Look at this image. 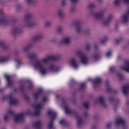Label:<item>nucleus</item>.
I'll return each mask as SVG.
<instances>
[{
	"instance_id": "1",
	"label": "nucleus",
	"mask_w": 129,
	"mask_h": 129,
	"mask_svg": "<svg viewBox=\"0 0 129 129\" xmlns=\"http://www.w3.org/2000/svg\"><path fill=\"white\" fill-rule=\"evenodd\" d=\"M58 57L56 55H49L46 57H44L41 59H38L34 64V67L36 70H39L42 75H45L47 73L50 72H58L59 68L54 64L49 66L48 69L45 68V65L49 63L50 60H57Z\"/></svg>"
},
{
	"instance_id": "2",
	"label": "nucleus",
	"mask_w": 129,
	"mask_h": 129,
	"mask_svg": "<svg viewBox=\"0 0 129 129\" xmlns=\"http://www.w3.org/2000/svg\"><path fill=\"white\" fill-rule=\"evenodd\" d=\"M26 114H31L30 111H28L26 113H22L18 115H15V112L10 110L8 111V113L4 116V119L6 121L9 120L11 118H14V121L16 123H19V122H23L25 121V116Z\"/></svg>"
},
{
	"instance_id": "3",
	"label": "nucleus",
	"mask_w": 129,
	"mask_h": 129,
	"mask_svg": "<svg viewBox=\"0 0 129 129\" xmlns=\"http://www.w3.org/2000/svg\"><path fill=\"white\" fill-rule=\"evenodd\" d=\"M16 19H13L12 21L8 18L7 15H6V13L5 10L3 9L0 10V24L3 26H8L12 23H16L17 22Z\"/></svg>"
},
{
	"instance_id": "4",
	"label": "nucleus",
	"mask_w": 129,
	"mask_h": 129,
	"mask_svg": "<svg viewBox=\"0 0 129 129\" xmlns=\"http://www.w3.org/2000/svg\"><path fill=\"white\" fill-rule=\"evenodd\" d=\"M63 107L65 109V112L67 113V114H73V115H74V116L77 118L78 126H81V125L83 124V119L81 118V117H80V116H79V115H78L76 112L71 110V109H70L67 104H66L63 106Z\"/></svg>"
},
{
	"instance_id": "5",
	"label": "nucleus",
	"mask_w": 129,
	"mask_h": 129,
	"mask_svg": "<svg viewBox=\"0 0 129 129\" xmlns=\"http://www.w3.org/2000/svg\"><path fill=\"white\" fill-rule=\"evenodd\" d=\"M24 23L25 27L27 28H31L35 26L36 23L34 20H33V16L32 14H28L24 18Z\"/></svg>"
},
{
	"instance_id": "6",
	"label": "nucleus",
	"mask_w": 129,
	"mask_h": 129,
	"mask_svg": "<svg viewBox=\"0 0 129 129\" xmlns=\"http://www.w3.org/2000/svg\"><path fill=\"white\" fill-rule=\"evenodd\" d=\"M47 100V98L46 97H44L43 98V102L33 106L35 110L34 115H39V114L41 113V110L43 108V106H44V102H46Z\"/></svg>"
},
{
	"instance_id": "7",
	"label": "nucleus",
	"mask_w": 129,
	"mask_h": 129,
	"mask_svg": "<svg viewBox=\"0 0 129 129\" xmlns=\"http://www.w3.org/2000/svg\"><path fill=\"white\" fill-rule=\"evenodd\" d=\"M47 113L51 118V120L48 123V128H53V127H54V126L53 125V121H54V119H55L57 114L55 112H54V111L51 110L48 111Z\"/></svg>"
},
{
	"instance_id": "8",
	"label": "nucleus",
	"mask_w": 129,
	"mask_h": 129,
	"mask_svg": "<svg viewBox=\"0 0 129 129\" xmlns=\"http://www.w3.org/2000/svg\"><path fill=\"white\" fill-rule=\"evenodd\" d=\"M77 55L80 57L82 64H84V65H87V64L89 63L88 57L87 55L84 54L81 51H78L77 52Z\"/></svg>"
},
{
	"instance_id": "9",
	"label": "nucleus",
	"mask_w": 129,
	"mask_h": 129,
	"mask_svg": "<svg viewBox=\"0 0 129 129\" xmlns=\"http://www.w3.org/2000/svg\"><path fill=\"white\" fill-rule=\"evenodd\" d=\"M3 100V101L9 100L10 105L13 104H17V103H18V100L17 99H15L14 96H13L12 95L4 96Z\"/></svg>"
},
{
	"instance_id": "10",
	"label": "nucleus",
	"mask_w": 129,
	"mask_h": 129,
	"mask_svg": "<svg viewBox=\"0 0 129 129\" xmlns=\"http://www.w3.org/2000/svg\"><path fill=\"white\" fill-rule=\"evenodd\" d=\"M105 13V11L104 10H102L98 13H91V16H92L93 18H94L95 20H100V19H101L102 17H103Z\"/></svg>"
},
{
	"instance_id": "11",
	"label": "nucleus",
	"mask_w": 129,
	"mask_h": 129,
	"mask_svg": "<svg viewBox=\"0 0 129 129\" xmlns=\"http://www.w3.org/2000/svg\"><path fill=\"white\" fill-rule=\"evenodd\" d=\"M71 41H72V37H71V36H66L62 38L61 40L60 41V44L68 45L71 43Z\"/></svg>"
},
{
	"instance_id": "12",
	"label": "nucleus",
	"mask_w": 129,
	"mask_h": 129,
	"mask_svg": "<svg viewBox=\"0 0 129 129\" xmlns=\"http://www.w3.org/2000/svg\"><path fill=\"white\" fill-rule=\"evenodd\" d=\"M27 58L29 60H33V59H37L39 58V54L36 52H32L29 53L27 55Z\"/></svg>"
},
{
	"instance_id": "13",
	"label": "nucleus",
	"mask_w": 129,
	"mask_h": 129,
	"mask_svg": "<svg viewBox=\"0 0 129 129\" xmlns=\"http://www.w3.org/2000/svg\"><path fill=\"white\" fill-rule=\"evenodd\" d=\"M122 20L123 23H128L129 22V9L127 11V12L124 14L122 16Z\"/></svg>"
},
{
	"instance_id": "14",
	"label": "nucleus",
	"mask_w": 129,
	"mask_h": 129,
	"mask_svg": "<svg viewBox=\"0 0 129 129\" xmlns=\"http://www.w3.org/2000/svg\"><path fill=\"white\" fill-rule=\"evenodd\" d=\"M113 19V15H109L107 18V20L103 21V24L104 26H107L109 25V23L111 22V20Z\"/></svg>"
},
{
	"instance_id": "15",
	"label": "nucleus",
	"mask_w": 129,
	"mask_h": 129,
	"mask_svg": "<svg viewBox=\"0 0 129 129\" xmlns=\"http://www.w3.org/2000/svg\"><path fill=\"white\" fill-rule=\"evenodd\" d=\"M21 32H22V28L19 26L14 27L12 30V32L14 35H17V34L21 33Z\"/></svg>"
},
{
	"instance_id": "16",
	"label": "nucleus",
	"mask_w": 129,
	"mask_h": 129,
	"mask_svg": "<svg viewBox=\"0 0 129 129\" xmlns=\"http://www.w3.org/2000/svg\"><path fill=\"white\" fill-rule=\"evenodd\" d=\"M121 70H124L129 73V60L125 61V66L121 67Z\"/></svg>"
},
{
	"instance_id": "17",
	"label": "nucleus",
	"mask_w": 129,
	"mask_h": 129,
	"mask_svg": "<svg viewBox=\"0 0 129 129\" xmlns=\"http://www.w3.org/2000/svg\"><path fill=\"white\" fill-rule=\"evenodd\" d=\"M116 123L117 125H119V124L124 125L125 124V120L122 118H119L116 119Z\"/></svg>"
},
{
	"instance_id": "18",
	"label": "nucleus",
	"mask_w": 129,
	"mask_h": 129,
	"mask_svg": "<svg viewBox=\"0 0 129 129\" xmlns=\"http://www.w3.org/2000/svg\"><path fill=\"white\" fill-rule=\"evenodd\" d=\"M122 91L124 95H127L129 91V84L126 85L123 87Z\"/></svg>"
},
{
	"instance_id": "19",
	"label": "nucleus",
	"mask_w": 129,
	"mask_h": 129,
	"mask_svg": "<svg viewBox=\"0 0 129 129\" xmlns=\"http://www.w3.org/2000/svg\"><path fill=\"white\" fill-rule=\"evenodd\" d=\"M99 101L101 103L102 106L103 107H107V105L105 103V100H104V98L103 97H101L99 99Z\"/></svg>"
},
{
	"instance_id": "20",
	"label": "nucleus",
	"mask_w": 129,
	"mask_h": 129,
	"mask_svg": "<svg viewBox=\"0 0 129 129\" xmlns=\"http://www.w3.org/2000/svg\"><path fill=\"white\" fill-rule=\"evenodd\" d=\"M101 83V79L100 78H96L95 80H93V84L94 87H95L97 84Z\"/></svg>"
},
{
	"instance_id": "21",
	"label": "nucleus",
	"mask_w": 129,
	"mask_h": 129,
	"mask_svg": "<svg viewBox=\"0 0 129 129\" xmlns=\"http://www.w3.org/2000/svg\"><path fill=\"white\" fill-rule=\"evenodd\" d=\"M71 63L74 68H75V69H77V68H78V64L76 62V59H75V58L72 59L71 60Z\"/></svg>"
},
{
	"instance_id": "22",
	"label": "nucleus",
	"mask_w": 129,
	"mask_h": 129,
	"mask_svg": "<svg viewBox=\"0 0 129 129\" xmlns=\"http://www.w3.org/2000/svg\"><path fill=\"white\" fill-rule=\"evenodd\" d=\"M41 124L42 123L41 122V121H36L33 123V127L34 128L39 129Z\"/></svg>"
},
{
	"instance_id": "23",
	"label": "nucleus",
	"mask_w": 129,
	"mask_h": 129,
	"mask_svg": "<svg viewBox=\"0 0 129 129\" xmlns=\"http://www.w3.org/2000/svg\"><path fill=\"white\" fill-rule=\"evenodd\" d=\"M11 59V57L10 56H6L3 58H0V63H6V62H8V61H10Z\"/></svg>"
},
{
	"instance_id": "24",
	"label": "nucleus",
	"mask_w": 129,
	"mask_h": 129,
	"mask_svg": "<svg viewBox=\"0 0 129 129\" xmlns=\"http://www.w3.org/2000/svg\"><path fill=\"white\" fill-rule=\"evenodd\" d=\"M32 46L33 45L32 44H29L28 45L24 46L22 48V50L23 52H28V51H29V50H30V49H31V48H32Z\"/></svg>"
},
{
	"instance_id": "25",
	"label": "nucleus",
	"mask_w": 129,
	"mask_h": 129,
	"mask_svg": "<svg viewBox=\"0 0 129 129\" xmlns=\"http://www.w3.org/2000/svg\"><path fill=\"white\" fill-rule=\"evenodd\" d=\"M5 77H6L7 78L8 83V86L9 87H11V86L13 85V82L11 81V77H10V76H8V75H5Z\"/></svg>"
},
{
	"instance_id": "26",
	"label": "nucleus",
	"mask_w": 129,
	"mask_h": 129,
	"mask_svg": "<svg viewBox=\"0 0 129 129\" xmlns=\"http://www.w3.org/2000/svg\"><path fill=\"white\" fill-rule=\"evenodd\" d=\"M43 38V35L41 34H37L35 36L33 37L34 41H38L40 40V39H42Z\"/></svg>"
},
{
	"instance_id": "27",
	"label": "nucleus",
	"mask_w": 129,
	"mask_h": 129,
	"mask_svg": "<svg viewBox=\"0 0 129 129\" xmlns=\"http://www.w3.org/2000/svg\"><path fill=\"white\" fill-rule=\"evenodd\" d=\"M42 91H43V90L42 89H40L39 92L34 94L33 96H34L35 99H38V98L39 97V96H40V94H41Z\"/></svg>"
},
{
	"instance_id": "28",
	"label": "nucleus",
	"mask_w": 129,
	"mask_h": 129,
	"mask_svg": "<svg viewBox=\"0 0 129 129\" xmlns=\"http://www.w3.org/2000/svg\"><path fill=\"white\" fill-rule=\"evenodd\" d=\"M57 14L59 17H63L64 16V11L61 9H59L57 11Z\"/></svg>"
},
{
	"instance_id": "29",
	"label": "nucleus",
	"mask_w": 129,
	"mask_h": 129,
	"mask_svg": "<svg viewBox=\"0 0 129 129\" xmlns=\"http://www.w3.org/2000/svg\"><path fill=\"white\" fill-rule=\"evenodd\" d=\"M82 32V28L81 26L77 25V33L80 34Z\"/></svg>"
},
{
	"instance_id": "30",
	"label": "nucleus",
	"mask_w": 129,
	"mask_h": 129,
	"mask_svg": "<svg viewBox=\"0 0 129 129\" xmlns=\"http://www.w3.org/2000/svg\"><path fill=\"white\" fill-rule=\"evenodd\" d=\"M120 3H121V0H114V5L116 7H118L120 5Z\"/></svg>"
},
{
	"instance_id": "31",
	"label": "nucleus",
	"mask_w": 129,
	"mask_h": 129,
	"mask_svg": "<svg viewBox=\"0 0 129 129\" xmlns=\"http://www.w3.org/2000/svg\"><path fill=\"white\" fill-rule=\"evenodd\" d=\"M0 47H2L3 50H6V48H7V46L5 45L4 42L2 40H0Z\"/></svg>"
},
{
	"instance_id": "32",
	"label": "nucleus",
	"mask_w": 129,
	"mask_h": 129,
	"mask_svg": "<svg viewBox=\"0 0 129 129\" xmlns=\"http://www.w3.org/2000/svg\"><path fill=\"white\" fill-rule=\"evenodd\" d=\"M45 25L46 27H50L52 26V22L48 21L45 22Z\"/></svg>"
},
{
	"instance_id": "33",
	"label": "nucleus",
	"mask_w": 129,
	"mask_h": 129,
	"mask_svg": "<svg viewBox=\"0 0 129 129\" xmlns=\"http://www.w3.org/2000/svg\"><path fill=\"white\" fill-rule=\"evenodd\" d=\"M59 123L61 124V125H65V124H66V120H65V119H61L59 121Z\"/></svg>"
},
{
	"instance_id": "34",
	"label": "nucleus",
	"mask_w": 129,
	"mask_h": 129,
	"mask_svg": "<svg viewBox=\"0 0 129 129\" xmlns=\"http://www.w3.org/2000/svg\"><path fill=\"white\" fill-rule=\"evenodd\" d=\"M85 49L86 51H89V50L91 49V46L90 45V44H87L85 47Z\"/></svg>"
},
{
	"instance_id": "35",
	"label": "nucleus",
	"mask_w": 129,
	"mask_h": 129,
	"mask_svg": "<svg viewBox=\"0 0 129 129\" xmlns=\"http://www.w3.org/2000/svg\"><path fill=\"white\" fill-rule=\"evenodd\" d=\"M83 106H84V107H85V108H88V107H89V103L84 102L83 103Z\"/></svg>"
},
{
	"instance_id": "36",
	"label": "nucleus",
	"mask_w": 129,
	"mask_h": 129,
	"mask_svg": "<svg viewBox=\"0 0 129 129\" xmlns=\"http://www.w3.org/2000/svg\"><path fill=\"white\" fill-rule=\"evenodd\" d=\"M57 31L59 32V33H61V32H63L64 31V29L62 27H59L57 28Z\"/></svg>"
},
{
	"instance_id": "37",
	"label": "nucleus",
	"mask_w": 129,
	"mask_h": 129,
	"mask_svg": "<svg viewBox=\"0 0 129 129\" xmlns=\"http://www.w3.org/2000/svg\"><path fill=\"white\" fill-rule=\"evenodd\" d=\"M106 41H107V39L104 38V39L101 40L100 43H101V44H104L106 42Z\"/></svg>"
},
{
	"instance_id": "38",
	"label": "nucleus",
	"mask_w": 129,
	"mask_h": 129,
	"mask_svg": "<svg viewBox=\"0 0 129 129\" xmlns=\"http://www.w3.org/2000/svg\"><path fill=\"white\" fill-rule=\"evenodd\" d=\"M51 43H57V39L56 38H52L51 40Z\"/></svg>"
},
{
	"instance_id": "39",
	"label": "nucleus",
	"mask_w": 129,
	"mask_h": 129,
	"mask_svg": "<svg viewBox=\"0 0 129 129\" xmlns=\"http://www.w3.org/2000/svg\"><path fill=\"white\" fill-rule=\"evenodd\" d=\"M98 58H99V56L98 55H95L94 56V59L95 61H96V60H98Z\"/></svg>"
},
{
	"instance_id": "40",
	"label": "nucleus",
	"mask_w": 129,
	"mask_h": 129,
	"mask_svg": "<svg viewBox=\"0 0 129 129\" xmlns=\"http://www.w3.org/2000/svg\"><path fill=\"white\" fill-rule=\"evenodd\" d=\"M123 3L126 5H129V0H123Z\"/></svg>"
},
{
	"instance_id": "41",
	"label": "nucleus",
	"mask_w": 129,
	"mask_h": 129,
	"mask_svg": "<svg viewBox=\"0 0 129 129\" xmlns=\"http://www.w3.org/2000/svg\"><path fill=\"white\" fill-rule=\"evenodd\" d=\"M107 57H110L111 56V51H109L106 54Z\"/></svg>"
},
{
	"instance_id": "42",
	"label": "nucleus",
	"mask_w": 129,
	"mask_h": 129,
	"mask_svg": "<svg viewBox=\"0 0 129 129\" xmlns=\"http://www.w3.org/2000/svg\"><path fill=\"white\" fill-rule=\"evenodd\" d=\"M114 70H115V68L112 67H111L110 69V71L111 72H113V71H114Z\"/></svg>"
},
{
	"instance_id": "43",
	"label": "nucleus",
	"mask_w": 129,
	"mask_h": 129,
	"mask_svg": "<svg viewBox=\"0 0 129 129\" xmlns=\"http://www.w3.org/2000/svg\"><path fill=\"white\" fill-rule=\"evenodd\" d=\"M85 33L86 34H89V33H90V29H88L86 30L85 31Z\"/></svg>"
},
{
	"instance_id": "44",
	"label": "nucleus",
	"mask_w": 129,
	"mask_h": 129,
	"mask_svg": "<svg viewBox=\"0 0 129 129\" xmlns=\"http://www.w3.org/2000/svg\"><path fill=\"white\" fill-rule=\"evenodd\" d=\"M110 126H111V123H108L107 124V128H108V129L110 128Z\"/></svg>"
},
{
	"instance_id": "45",
	"label": "nucleus",
	"mask_w": 129,
	"mask_h": 129,
	"mask_svg": "<svg viewBox=\"0 0 129 129\" xmlns=\"http://www.w3.org/2000/svg\"><path fill=\"white\" fill-rule=\"evenodd\" d=\"M117 76L120 79L122 78V75L121 74H118Z\"/></svg>"
},
{
	"instance_id": "46",
	"label": "nucleus",
	"mask_w": 129,
	"mask_h": 129,
	"mask_svg": "<svg viewBox=\"0 0 129 129\" xmlns=\"http://www.w3.org/2000/svg\"><path fill=\"white\" fill-rule=\"evenodd\" d=\"M81 88H84L85 87V83H82L81 84Z\"/></svg>"
},
{
	"instance_id": "47",
	"label": "nucleus",
	"mask_w": 129,
	"mask_h": 129,
	"mask_svg": "<svg viewBox=\"0 0 129 129\" xmlns=\"http://www.w3.org/2000/svg\"><path fill=\"white\" fill-rule=\"evenodd\" d=\"M61 5H62V6H63V7L66 6V2L62 1L61 3Z\"/></svg>"
},
{
	"instance_id": "48",
	"label": "nucleus",
	"mask_w": 129,
	"mask_h": 129,
	"mask_svg": "<svg viewBox=\"0 0 129 129\" xmlns=\"http://www.w3.org/2000/svg\"><path fill=\"white\" fill-rule=\"evenodd\" d=\"M71 1L73 4H76V3H77V2H78V0H71Z\"/></svg>"
},
{
	"instance_id": "49",
	"label": "nucleus",
	"mask_w": 129,
	"mask_h": 129,
	"mask_svg": "<svg viewBox=\"0 0 129 129\" xmlns=\"http://www.w3.org/2000/svg\"><path fill=\"white\" fill-rule=\"evenodd\" d=\"M95 7V5L92 4L89 5V8H94Z\"/></svg>"
},
{
	"instance_id": "50",
	"label": "nucleus",
	"mask_w": 129,
	"mask_h": 129,
	"mask_svg": "<svg viewBox=\"0 0 129 129\" xmlns=\"http://www.w3.org/2000/svg\"><path fill=\"white\" fill-rule=\"evenodd\" d=\"M16 61H17L18 64H21V63H22V61L20 59H17V60H16Z\"/></svg>"
},
{
	"instance_id": "51",
	"label": "nucleus",
	"mask_w": 129,
	"mask_h": 129,
	"mask_svg": "<svg viewBox=\"0 0 129 129\" xmlns=\"http://www.w3.org/2000/svg\"><path fill=\"white\" fill-rule=\"evenodd\" d=\"M120 41H121V39H117L116 40V43L117 44H118V43H119V42H120Z\"/></svg>"
},
{
	"instance_id": "52",
	"label": "nucleus",
	"mask_w": 129,
	"mask_h": 129,
	"mask_svg": "<svg viewBox=\"0 0 129 129\" xmlns=\"http://www.w3.org/2000/svg\"><path fill=\"white\" fill-rule=\"evenodd\" d=\"M94 48H95V50H97V49H98V47L96 45H94Z\"/></svg>"
},
{
	"instance_id": "53",
	"label": "nucleus",
	"mask_w": 129,
	"mask_h": 129,
	"mask_svg": "<svg viewBox=\"0 0 129 129\" xmlns=\"http://www.w3.org/2000/svg\"><path fill=\"white\" fill-rule=\"evenodd\" d=\"M32 2H33V0H27V3H28V4H30V3H32Z\"/></svg>"
},
{
	"instance_id": "54",
	"label": "nucleus",
	"mask_w": 129,
	"mask_h": 129,
	"mask_svg": "<svg viewBox=\"0 0 129 129\" xmlns=\"http://www.w3.org/2000/svg\"><path fill=\"white\" fill-rule=\"evenodd\" d=\"M111 89L110 87H108L107 89V91H110Z\"/></svg>"
},
{
	"instance_id": "55",
	"label": "nucleus",
	"mask_w": 129,
	"mask_h": 129,
	"mask_svg": "<svg viewBox=\"0 0 129 129\" xmlns=\"http://www.w3.org/2000/svg\"><path fill=\"white\" fill-rule=\"evenodd\" d=\"M85 116H88V113L86 112L84 114Z\"/></svg>"
},
{
	"instance_id": "56",
	"label": "nucleus",
	"mask_w": 129,
	"mask_h": 129,
	"mask_svg": "<svg viewBox=\"0 0 129 129\" xmlns=\"http://www.w3.org/2000/svg\"><path fill=\"white\" fill-rule=\"evenodd\" d=\"M25 99H27V100H29V97H25Z\"/></svg>"
},
{
	"instance_id": "57",
	"label": "nucleus",
	"mask_w": 129,
	"mask_h": 129,
	"mask_svg": "<svg viewBox=\"0 0 129 129\" xmlns=\"http://www.w3.org/2000/svg\"><path fill=\"white\" fill-rule=\"evenodd\" d=\"M29 89H31V88L29 87Z\"/></svg>"
},
{
	"instance_id": "58",
	"label": "nucleus",
	"mask_w": 129,
	"mask_h": 129,
	"mask_svg": "<svg viewBox=\"0 0 129 129\" xmlns=\"http://www.w3.org/2000/svg\"><path fill=\"white\" fill-rule=\"evenodd\" d=\"M94 118L95 119V118H96V117H95V116L94 117Z\"/></svg>"
},
{
	"instance_id": "59",
	"label": "nucleus",
	"mask_w": 129,
	"mask_h": 129,
	"mask_svg": "<svg viewBox=\"0 0 129 129\" xmlns=\"http://www.w3.org/2000/svg\"><path fill=\"white\" fill-rule=\"evenodd\" d=\"M114 108H115V106H114Z\"/></svg>"
},
{
	"instance_id": "60",
	"label": "nucleus",
	"mask_w": 129,
	"mask_h": 129,
	"mask_svg": "<svg viewBox=\"0 0 129 129\" xmlns=\"http://www.w3.org/2000/svg\"><path fill=\"white\" fill-rule=\"evenodd\" d=\"M0 91H2V90L0 89Z\"/></svg>"
},
{
	"instance_id": "61",
	"label": "nucleus",
	"mask_w": 129,
	"mask_h": 129,
	"mask_svg": "<svg viewBox=\"0 0 129 129\" xmlns=\"http://www.w3.org/2000/svg\"><path fill=\"white\" fill-rule=\"evenodd\" d=\"M110 100L111 101V99H110Z\"/></svg>"
}]
</instances>
